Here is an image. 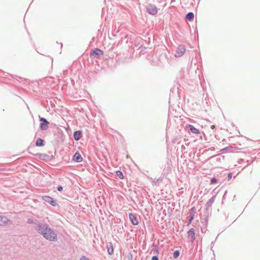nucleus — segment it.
<instances>
[{
  "mask_svg": "<svg viewBox=\"0 0 260 260\" xmlns=\"http://www.w3.org/2000/svg\"><path fill=\"white\" fill-rule=\"evenodd\" d=\"M43 236L49 241H56L57 240L56 232L51 228H50V230H48L47 233H44Z\"/></svg>",
  "mask_w": 260,
  "mask_h": 260,
  "instance_id": "nucleus-1",
  "label": "nucleus"
},
{
  "mask_svg": "<svg viewBox=\"0 0 260 260\" xmlns=\"http://www.w3.org/2000/svg\"><path fill=\"white\" fill-rule=\"evenodd\" d=\"M50 228L47 224L41 222L40 224H38V227L36 228V229L38 233L44 235V233H47L48 230H50Z\"/></svg>",
  "mask_w": 260,
  "mask_h": 260,
  "instance_id": "nucleus-2",
  "label": "nucleus"
},
{
  "mask_svg": "<svg viewBox=\"0 0 260 260\" xmlns=\"http://www.w3.org/2000/svg\"><path fill=\"white\" fill-rule=\"evenodd\" d=\"M43 200L47 203H48L50 205L53 207L57 206V204L56 202L51 197L48 196H45L42 197Z\"/></svg>",
  "mask_w": 260,
  "mask_h": 260,
  "instance_id": "nucleus-3",
  "label": "nucleus"
},
{
  "mask_svg": "<svg viewBox=\"0 0 260 260\" xmlns=\"http://www.w3.org/2000/svg\"><path fill=\"white\" fill-rule=\"evenodd\" d=\"M185 47L183 45H179L175 52V56L177 57L182 56L185 51Z\"/></svg>",
  "mask_w": 260,
  "mask_h": 260,
  "instance_id": "nucleus-4",
  "label": "nucleus"
},
{
  "mask_svg": "<svg viewBox=\"0 0 260 260\" xmlns=\"http://www.w3.org/2000/svg\"><path fill=\"white\" fill-rule=\"evenodd\" d=\"M104 52L99 48H95L91 50L90 52V56H93L94 58H99L100 55H103Z\"/></svg>",
  "mask_w": 260,
  "mask_h": 260,
  "instance_id": "nucleus-5",
  "label": "nucleus"
},
{
  "mask_svg": "<svg viewBox=\"0 0 260 260\" xmlns=\"http://www.w3.org/2000/svg\"><path fill=\"white\" fill-rule=\"evenodd\" d=\"M40 121L41 122L40 123V128L44 131L47 130L48 128L49 122L46 120V118L42 117L40 118Z\"/></svg>",
  "mask_w": 260,
  "mask_h": 260,
  "instance_id": "nucleus-6",
  "label": "nucleus"
},
{
  "mask_svg": "<svg viewBox=\"0 0 260 260\" xmlns=\"http://www.w3.org/2000/svg\"><path fill=\"white\" fill-rule=\"evenodd\" d=\"M187 238L191 242H193L195 240V233L194 230L193 228H191L187 232Z\"/></svg>",
  "mask_w": 260,
  "mask_h": 260,
  "instance_id": "nucleus-7",
  "label": "nucleus"
},
{
  "mask_svg": "<svg viewBox=\"0 0 260 260\" xmlns=\"http://www.w3.org/2000/svg\"><path fill=\"white\" fill-rule=\"evenodd\" d=\"M147 12L151 15H154L157 13V9L156 6L154 5H150L147 8Z\"/></svg>",
  "mask_w": 260,
  "mask_h": 260,
  "instance_id": "nucleus-8",
  "label": "nucleus"
},
{
  "mask_svg": "<svg viewBox=\"0 0 260 260\" xmlns=\"http://www.w3.org/2000/svg\"><path fill=\"white\" fill-rule=\"evenodd\" d=\"M9 223H11V221L6 216H0V226H5Z\"/></svg>",
  "mask_w": 260,
  "mask_h": 260,
  "instance_id": "nucleus-9",
  "label": "nucleus"
},
{
  "mask_svg": "<svg viewBox=\"0 0 260 260\" xmlns=\"http://www.w3.org/2000/svg\"><path fill=\"white\" fill-rule=\"evenodd\" d=\"M128 216L130 220L132 222V223L134 225H136L138 224L139 222L138 220L136 217V216L132 213H129L128 214Z\"/></svg>",
  "mask_w": 260,
  "mask_h": 260,
  "instance_id": "nucleus-10",
  "label": "nucleus"
},
{
  "mask_svg": "<svg viewBox=\"0 0 260 260\" xmlns=\"http://www.w3.org/2000/svg\"><path fill=\"white\" fill-rule=\"evenodd\" d=\"M216 195H214L205 204L206 209L207 210L209 208H210L214 202H215V200L216 199Z\"/></svg>",
  "mask_w": 260,
  "mask_h": 260,
  "instance_id": "nucleus-11",
  "label": "nucleus"
},
{
  "mask_svg": "<svg viewBox=\"0 0 260 260\" xmlns=\"http://www.w3.org/2000/svg\"><path fill=\"white\" fill-rule=\"evenodd\" d=\"M73 159L77 162H80L82 161L83 159L81 154L78 152H76L73 156Z\"/></svg>",
  "mask_w": 260,
  "mask_h": 260,
  "instance_id": "nucleus-12",
  "label": "nucleus"
},
{
  "mask_svg": "<svg viewBox=\"0 0 260 260\" xmlns=\"http://www.w3.org/2000/svg\"><path fill=\"white\" fill-rule=\"evenodd\" d=\"M82 136V132L81 131H77L74 132L73 137L76 141L79 140Z\"/></svg>",
  "mask_w": 260,
  "mask_h": 260,
  "instance_id": "nucleus-13",
  "label": "nucleus"
},
{
  "mask_svg": "<svg viewBox=\"0 0 260 260\" xmlns=\"http://www.w3.org/2000/svg\"><path fill=\"white\" fill-rule=\"evenodd\" d=\"M28 224H32L36 225V228L38 227V224H40L41 222H39L37 219L32 218H28L27 221Z\"/></svg>",
  "mask_w": 260,
  "mask_h": 260,
  "instance_id": "nucleus-14",
  "label": "nucleus"
},
{
  "mask_svg": "<svg viewBox=\"0 0 260 260\" xmlns=\"http://www.w3.org/2000/svg\"><path fill=\"white\" fill-rule=\"evenodd\" d=\"M188 129L190 132L193 134H199L200 133L199 129L192 125H188Z\"/></svg>",
  "mask_w": 260,
  "mask_h": 260,
  "instance_id": "nucleus-15",
  "label": "nucleus"
},
{
  "mask_svg": "<svg viewBox=\"0 0 260 260\" xmlns=\"http://www.w3.org/2000/svg\"><path fill=\"white\" fill-rule=\"evenodd\" d=\"M107 248L108 253L109 255H112L113 253V247L112 243H108L107 244Z\"/></svg>",
  "mask_w": 260,
  "mask_h": 260,
  "instance_id": "nucleus-16",
  "label": "nucleus"
},
{
  "mask_svg": "<svg viewBox=\"0 0 260 260\" xmlns=\"http://www.w3.org/2000/svg\"><path fill=\"white\" fill-rule=\"evenodd\" d=\"M44 142L45 141L43 139L38 138L36 141V145L37 146L42 147L44 145Z\"/></svg>",
  "mask_w": 260,
  "mask_h": 260,
  "instance_id": "nucleus-17",
  "label": "nucleus"
},
{
  "mask_svg": "<svg viewBox=\"0 0 260 260\" xmlns=\"http://www.w3.org/2000/svg\"><path fill=\"white\" fill-rule=\"evenodd\" d=\"M194 18V14L192 12H188L185 17V18L188 21H191Z\"/></svg>",
  "mask_w": 260,
  "mask_h": 260,
  "instance_id": "nucleus-18",
  "label": "nucleus"
},
{
  "mask_svg": "<svg viewBox=\"0 0 260 260\" xmlns=\"http://www.w3.org/2000/svg\"><path fill=\"white\" fill-rule=\"evenodd\" d=\"M196 209L194 207H192L190 210H189V216H192L194 217V215H195V213H196Z\"/></svg>",
  "mask_w": 260,
  "mask_h": 260,
  "instance_id": "nucleus-19",
  "label": "nucleus"
},
{
  "mask_svg": "<svg viewBox=\"0 0 260 260\" xmlns=\"http://www.w3.org/2000/svg\"><path fill=\"white\" fill-rule=\"evenodd\" d=\"M39 156H40V158L43 159V160L47 159L49 157V155H48L47 154H40Z\"/></svg>",
  "mask_w": 260,
  "mask_h": 260,
  "instance_id": "nucleus-20",
  "label": "nucleus"
},
{
  "mask_svg": "<svg viewBox=\"0 0 260 260\" xmlns=\"http://www.w3.org/2000/svg\"><path fill=\"white\" fill-rule=\"evenodd\" d=\"M116 175L120 178V179H123L124 178V176L123 175V173L120 171H117L116 172Z\"/></svg>",
  "mask_w": 260,
  "mask_h": 260,
  "instance_id": "nucleus-21",
  "label": "nucleus"
},
{
  "mask_svg": "<svg viewBox=\"0 0 260 260\" xmlns=\"http://www.w3.org/2000/svg\"><path fill=\"white\" fill-rule=\"evenodd\" d=\"M179 254H180L179 251L178 250H176L173 253V257L174 258H176L179 256Z\"/></svg>",
  "mask_w": 260,
  "mask_h": 260,
  "instance_id": "nucleus-22",
  "label": "nucleus"
},
{
  "mask_svg": "<svg viewBox=\"0 0 260 260\" xmlns=\"http://www.w3.org/2000/svg\"><path fill=\"white\" fill-rule=\"evenodd\" d=\"M216 182H217V179H216L215 177L212 178L211 179V180H210V183H211V184H214V183H215Z\"/></svg>",
  "mask_w": 260,
  "mask_h": 260,
  "instance_id": "nucleus-23",
  "label": "nucleus"
},
{
  "mask_svg": "<svg viewBox=\"0 0 260 260\" xmlns=\"http://www.w3.org/2000/svg\"><path fill=\"white\" fill-rule=\"evenodd\" d=\"M80 260H89V259L86 256L83 255L81 256Z\"/></svg>",
  "mask_w": 260,
  "mask_h": 260,
  "instance_id": "nucleus-24",
  "label": "nucleus"
},
{
  "mask_svg": "<svg viewBox=\"0 0 260 260\" xmlns=\"http://www.w3.org/2000/svg\"><path fill=\"white\" fill-rule=\"evenodd\" d=\"M228 180H230V179H232V173H228Z\"/></svg>",
  "mask_w": 260,
  "mask_h": 260,
  "instance_id": "nucleus-25",
  "label": "nucleus"
},
{
  "mask_svg": "<svg viewBox=\"0 0 260 260\" xmlns=\"http://www.w3.org/2000/svg\"><path fill=\"white\" fill-rule=\"evenodd\" d=\"M62 187L61 186V185H58L57 187V190L59 191H61L62 190Z\"/></svg>",
  "mask_w": 260,
  "mask_h": 260,
  "instance_id": "nucleus-26",
  "label": "nucleus"
},
{
  "mask_svg": "<svg viewBox=\"0 0 260 260\" xmlns=\"http://www.w3.org/2000/svg\"><path fill=\"white\" fill-rule=\"evenodd\" d=\"M151 260H158V258L157 256H152Z\"/></svg>",
  "mask_w": 260,
  "mask_h": 260,
  "instance_id": "nucleus-27",
  "label": "nucleus"
},
{
  "mask_svg": "<svg viewBox=\"0 0 260 260\" xmlns=\"http://www.w3.org/2000/svg\"><path fill=\"white\" fill-rule=\"evenodd\" d=\"M159 181V179H157L156 180H154V181H153V182L154 184H156Z\"/></svg>",
  "mask_w": 260,
  "mask_h": 260,
  "instance_id": "nucleus-28",
  "label": "nucleus"
},
{
  "mask_svg": "<svg viewBox=\"0 0 260 260\" xmlns=\"http://www.w3.org/2000/svg\"><path fill=\"white\" fill-rule=\"evenodd\" d=\"M189 219H190L192 221V220L193 219L194 217L192 216H192H189Z\"/></svg>",
  "mask_w": 260,
  "mask_h": 260,
  "instance_id": "nucleus-29",
  "label": "nucleus"
},
{
  "mask_svg": "<svg viewBox=\"0 0 260 260\" xmlns=\"http://www.w3.org/2000/svg\"><path fill=\"white\" fill-rule=\"evenodd\" d=\"M191 222H192V220H191L190 219H189L188 221L187 225L190 224L191 223Z\"/></svg>",
  "mask_w": 260,
  "mask_h": 260,
  "instance_id": "nucleus-30",
  "label": "nucleus"
},
{
  "mask_svg": "<svg viewBox=\"0 0 260 260\" xmlns=\"http://www.w3.org/2000/svg\"><path fill=\"white\" fill-rule=\"evenodd\" d=\"M227 148H224L222 150H224L225 149H226Z\"/></svg>",
  "mask_w": 260,
  "mask_h": 260,
  "instance_id": "nucleus-31",
  "label": "nucleus"
},
{
  "mask_svg": "<svg viewBox=\"0 0 260 260\" xmlns=\"http://www.w3.org/2000/svg\"><path fill=\"white\" fill-rule=\"evenodd\" d=\"M60 45H61V48L62 46V44L61 43Z\"/></svg>",
  "mask_w": 260,
  "mask_h": 260,
  "instance_id": "nucleus-32",
  "label": "nucleus"
}]
</instances>
